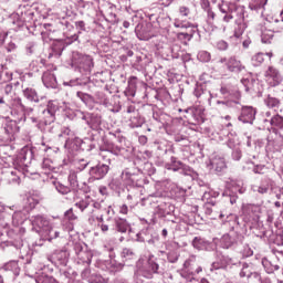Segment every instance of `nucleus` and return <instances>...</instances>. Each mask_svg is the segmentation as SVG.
<instances>
[{
	"instance_id": "bf43d9fd",
	"label": "nucleus",
	"mask_w": 283,
	"mask_h": 283,
	"mask_svg": "<svg viewBox=\"0 0 283 283\" xmlns=\"http://www.w3.org/2000/svg\"><path fill=\"white\" fill-rule=\"evenodd\" d=\"M128 212H129V208L127 207V205H123L119 208V213H122L123 216H127Z\"/></svg>"
},
{
	"instance_id": "b1692460",
	"label": "nucleus",
	"mask_w": 283,
	"mask_h": 283,
	"mask_svg": "<svg viewBox=\"0 0 283 283\" xmlns=\"http://www.w3.org/2000/svg\"><path fill=\"white\" fill-rule=\"evenodd\" d=\"M184 112L188 114L186 118H188L189 120L191 118H196V116H202V112H205V108L199 106H192V107L186 108Z\"/></svg>"
},
{
	"instance_id": "6ab92c4d",
	"label": "nucleus",
	"mask_w": 283,
	"mask_h": 283,
	"mask_svg": "<svg viewBox=\"0 0 283 283\" xmlns=\"http://www.w3.org/2000/svg\"><path fill=\"white\" fill-rule=\"evenodd\" d=\"M211 166L217 174H222V171L227 169V163H224V158H221V157H214L211 160Z\"/></svg>"
},
{
	"instance_id": "7c9ffc66",
	"label": "nucleus",
	"mask_w": 283,
	"mask_h": 283,
	"mask_svg": "<svg viewBox=\"0 0 283 283\" xmlns=\"http://www.w3.org/2000/svg\"><path fill=\"white\" fill-rule=\"evenodd\" d=\"M251 63L254 67H260L264 63V53H256L251 57Z\"/></svg>"
},
{
	"instance_id": "ddd939ff",
	"label": "nucleus",
	"mask_w": 283,
	"mask_h": 283,
	"mask_svg": "<svg viewBox=\"0 0 283 283\" xmlns=\"http://www.w3.org/2000/svg\"><path fill=\"white\" fill-rule=\"evenodd\" d=\"M239 120L241 123H249L252 125L255 120V108L252 106H243L239 116Z\"/></svg>"
},
{
	"instance_id": "dca6fc26",
	"label": "nucleus",
	"mask_w": 283,
	"mask_h": 283,
	"mask_svg": "<svg viewBox=\"0 0 283 283\" xmlns=\"http://www.w3.org/2000/svg\"><path fill=\"white\" fill-rule=\"evenodd\" d=\"M233 264V259L221 255L216 262L212 263V269H229Z\"/></svg>"
},
{
	"instance_id": "473e14b6",
	"label": "nucleus",
	"mask_w": 283,
	"mask_h": 283,
	"mask_svg": "<svg viewBox=\"0 0 283 283\" xmlns=\"http://www.w3.org/2000/svg\"><path fill=\"white\" fill-rule=\"evenodd\" d=\"M6 134L12 136V134H17L19 132V127H17V122H10L4 127Z\"/></svg>"
},
{
	"instance_id": "13d9d810",
	"label": "nucleus",
	"mask_w": 283,
	"mask_h": 283,
	"mask_svg": "<svg viewBox=\"0 0 283 283\" xmlns=\"http://www.w3.org/2000/svg\"><path fill=\"white\" fill-rule=\"evenodd\" d=\"M77 97L81 98V101H83L85 103V101H87V98H91L90 95L82 93V92H77Z\"/></svg>"
},
{
	"instance_id": "052dcab7",
	"label": "nucleus",
	"mask_w": 283,
	"mask_h": 283,
	"mask_svg": "<svg viewBox=\"0 0 283 283\" xmlns=\"http://www.w3.org/2000/svg\"><path fill=\"white\" fill-rule=\"evenodd\" d=\"M75 28H77V30L85 31V22L84 21L75 22Z\"/></svg>"
},
{
	"instance_id": "c85d7f7f",
	"label": "nucleus",
	"mask_w": 283,
	"mask_h": 283,
	"mask_svg": "<svg viewBox=\"0 0 283 283\" xmlns=\"http://www.w3.org/2000/svg\"><path fill=\"white\" fill-rule=\"evenodd\" d=\"M25 213L21 211H15L12 216L13 227H19V224H23L25 222Z\"/></svg>"
},
{
	"instance_id": "7ed1b4c3",
	"label": "nucleus",
	"mask_w": 283,
	"mask_h": 283,
	"mask_svg": "<svg viewBox=\"0 0 283 283\" xmlns=\"http://www.w3.org/2000/svg\"><path fill=\"white\" fill-rule=\"evenodd\" d=\"M56 112H59V104L51 101L40 116L32 115L30 118L32 123H36L39 129H43V125H52L56 120Z\"/></svg>"
},
{
	"instance_id": "9d476101",
	"label": "nucleus",
	"mask_w": 283,
	"mask_h": 283,
	"mask_svg": "<svg viewBox=\"0 0 283 283\" xmlns=\"http://www.w3.org/2000/svg\"><path fill=\"white\" fill-rule=\"evenodd\" d=\"M265 78L272 87H276V85L282 83V74H280V71L273 66H269V69L265 71Z\"/></svg>"
},
{
	"instance_id": "c03bdc74",
	"label": "nucleus",
	"mask_w": 283,
	"mask_h": 283,
	"mask_svg": "<svg viewBox=\"0 0 283 283\" xmlns=\"http://www.w3.org/2000/svg\"><path fill=\"white\" fill-rule=\"evenodd\" d=\"M148 266L153 273H158V263L154 261V255L148 258Z\"/></svg>"
},
{
	"instance_id": "58836bf2",
	"label": "nucleus",
	"mask_w": 283,
	"mask_h": 283,
	"mask_svg": "<svg viewBox=\"0 0 283 283\" xmlns=\"http://www.w3.org/2000/svg\"><path fill=\"white\" fill-rule=\"evenodd\" d=\"M55 189L56 191H59V193H62V196H67V193H70V187L64 186L61 182H55Z\"/></svg>"
},
{
	"instance_id": "603ef678",
	"label": "nucleus",
	"mask_w": 283,
	"mask_h": 283,
	"mask_svg": "<svg viewBox=\"0 0 283 283\" xmlns=\"http://www.w3.org/2000/svg\"><path fill=\"white\" fill-rule=\"evenodd\" d=\"M180 36L186 39V41H191V39H193V33H191V32H181V33H179V38Z\"/></svg>"
},
{
	"instance_id": "39448f33",
	"label": "nucleus",
	"mask_w": 283,
	"mask_h": 283,
	"mask_svg": "<svg viewBox=\"0 0 283 283\" xmlns=\"http://www.w3.org/2000/svg\"><path fill=\"white\" fill-rule=\"evenodd\" d=\"M73 63L84 72H92V69L94 67V60L92 56L78 52L73 53Z\"/></svg>"
},
{
	"instance_id": "774afa93",
	"label": "nucleus",
	"mask_w": 283,
	"mask_h": 283,
	"mask_svg": "<svg viewBox=\"0 0 283 283\" xmlns=\"http://www.w3.org/2000/svg\"><path fill=\"white\" fill-rule=\"evenodd\" d=\"M4 76L6 78H3V81H12V73L6 72Z\"/></svg>"
},
{
	"instance_id": "423d86ee",
	"label": "nucleus",
	"mask_w": 283,
	"mask_h": 283,
	"mask_svg": "<svg viewBox=\"0 0 283 283\" xmlns=\"http://www.w3.org/2000/svg\"><path fill=\"white\" fill-rule=\"evenodd\" d=\"M219 63L224 64L228 72H234V74H240L244 70V65L235 56L221 57Z\"/></svg>"
},
{
	"instance_id": "0eeeda50",
	"label": "nucleus",
	"mask_w": 283,
	"mask_h": 283,
	"mask_svg": "<svg viewBox=\"0 0 283 283\" xmlns=\"http://www.w3.org/2000/svg\"><path fill=\"white\" fill-rule=\"evenodd\" d=\"M73 250L83 264L90 265L92 263V252H87L83 242L73 243Z\"/></svg>"
},
{
	"instance_id": "e433bc0d",
	"label": "nucleus",
	"mask_w": 283,
	"mask_h": 283,
	"mask_svg": "<svg viewBox=\"0 0 283 283\" xmlns=\"http://www.w3.org/2000/svg\"><path fill=\"white\" fill-rule=\"evenodd\" d=\"M198 61H201V63H209L211 61V53L207 51H200L197 55Z\"/></svg>"
},
{
	"instance_id": "de8ad7c7",
	"label": "nucleus",
	"mask_w": 283,
	"mask_h": 283,
	"mask_svg": "<svg viewBox=\"0 0 283 283\" xmlns=\"http://www.w3.org/2000/svg\"><path fill=\"white\" fill-rule=\"evenodd\" d=\"M217 103L218 105H223L224 107H235V105H238V102L235 101H227V102L218 101Z\"/></svg>"
},
{
	"instance_id": "f3484780",
	"label": "nucleus",
	"mask_w": 283,
	"mask_h": 283,
	"mask_svg": "<svg viewBox=\"0 0 283 283\" xmlns=\"http://www.w3.org/2000/svg\"><path fill=\"white\" fill-rule=\"evenodd\" d=\"M11 105L12 107L20 109V112H23L24 116H32V114H34V108L23 105V102H21V98L19 97L14 98Z\"/></svg>"
},
{
	"instance_id": "4d7b16f0",
	"label": "nucleus",
	"mask_w": 283,
	"mask_h": 283,
	"mask_svg": "<svg viewBox=\"0 0 283 283\" xmlns=\"http://www.w3.org/2000/svg\"><path fill=\"white\" fill-rule=\"evenodd\" d=\"M106 21H109V23H116V13H108L106 15Z\"/></svg>"
},
{
	"instance_id": "4468645a",
	"label": "nucleus",
	"mask_w": 283,
	"mask_h": 283,
	"mask_svg": "<svg viewBox=\"0 0 283 283\" xmlns=\"http://www.w3.org/2000/svg\"><path fill=\"white\" fill-rule=\"evenodd\" d=\"M235 242H238V235L235 232H229L221 237L220 247H222V249H231Z\"/></svg>"
},
{
	"instance_id": "49530a36",
	"label": "nucleus",
	"mask_w": 283,
	"mask_h": 283,
	"mask_svg": "<svg viewBox=\"0 0 283 283\" xmlns=\"http://www.w3.org/2000/svg\"><path fill=\"white\" fill-rule=\"evenodd\" d=\"M69 182H70L71 187H78V180L76 177V172H70Z\"/></svg>"
},
{
	"instance_id": "2f4dec72",
	"label": "nucleus",
	"mask_w": 283,
	"mask_h": 283,
	"mask_svg": "<svg viewBox=\"0 0 283 283\" xmlns=\"http://www.w3.org/2000/svg\"><path fill=\"white\" fill-rule=\"evenodd\" d=\"M261 41L262 43H271L273 41V31L265 29L261 33Z\"/></svg>"
},
{
	"instance_id": "8fccbe9b",
	"label": "nucleus",
	"mask_w": 283,
	"mask_h": 283,
	"mask_svg": "<svg viewBox=\"0 0 283 283\" xmlns=\"http://www.w3.org/2000/svg\"><path fill=\"white\" fill-rule=\"evenodd\" d=\"M42 169H46L48 171H51V169H53L52 160L44 159L43 163H42Z\"/></svg>"
},
{
	"instance_id": "ea45409f",
	"label": "nucleus",
	"mask_w": 283,
	"mask_h": 283,
	"mask_svg": "<svg viewBox=\"0 0 283 283\" xmlns=\"http://www.w3.org/2000/svg\"><path fill=\"white\" fill-rule=\"evenodd\" d=\"M274 32H282L283 30V12H281V20L275 19L273 24Z\"/></svg>"
},
{
	"instance_id": "e2e57ef3",
	"label": "nucleus",
	"mask_w": 283,
	"mask_h": 283,
	"mask_svg": "<svg viewBox=\"0 0 283 283\" xmlns=\"http://www.w3.org/2000/svg\"><path fill=\"white\" fill-rule=\"evenodd\" d=\"M42 283H59V282H56V279H54L52 276H46L43 279Z\"/></svg>"
},
{
	"instance_id": "2eb2a0df",
	"label": "nucleus",
	"mask_w": 283,
	"mask_h": 283,
	"mask_svg": "<svg viewBox=\"0 0 283 283\" xmlns=\"http://www.w3.org/2000/svg\"><path fill=\"white\" fill-rule=\"evenodd\" d=\"M192 247L193 249H197V251H211V249H213L211 242L202 239V237H195L192 240Z\"/></svg>"
},
{
	"instance_id": "f704fd0d",
	"label": "nucleus",
	"mask_w": 283,
	"mask_h": 283,
	"mask_svg": "<svg viewBox=\"0 0 283 283\" xmlns=\"http://www.w3.org/2000/svg\"><path fill=\"white\" fill-rule=\"evenodd\" d=\"M122 258L124 260H134L136 258V253L129 248H124L122 251Z\"/></svg>"
},
{
	"instance_id": "0e129e2a",
	"label": "nucleus",
	"mask_w": 283,
	"mask_h": 283,
	"mask_svg": "<svg viewBox=\"0 0 283 283\" xmlns=\"http://www.w3.org/2000/svg\"><path fill=\"white\" fill-rule=\"evenodd\" d=\"M98 227L103 233H107V231H109V226L106 223H101Z\"/></svg>"
},
{
	"instance_id": "f8f14e48",
	"label": "nucleus",
	"mask_w": 283,
	"mask_h": 283,
	"mask_svg": "<svg viewBox=\"0 0 283 283\" xmlns=\"http://www.w3.org/2000/svg\"><path fill=\"white\" fill-rule=\"evenodd\" d=\"M99 269H102V271H108L109 273H117V271H123V263H119L114 259H109L101 262Z\"/></svg>"
},
{
	"instance_id": "c756f323",
	"label": "nucleus",
	"mask_w": 283,
	"mask_h": 283,
	"mask_svg": "<svg viewBox=\"0 0 283 283\" xmlns=\"http://www.w3.org/2000/svg\"><path fill=\"white\" fill-rule=\"evenodd\" d=\"M253 275V264L243 263L240 277H251Z\"/></svg>"
},
{
	"instance_id": "4c0bfd02",
	"label": "nucleus",
	"mask_w": 283,
	"mask_h": 283,
	"mask_svg": "<svg viewBox=\"0 0 283 283\" xmlns=\"http://www.w3.org/2000/svg\"><path fill=\"white\" fill-rule=\"evenodd\" d=\"M174 25L175 28H180L181 30H189V28H191V23L180 19H175Z\"/></svg>"
},
{
	"instance_id": "20e7f679",
	"label": "nucleus",
	"mask_w": 283,
	"mask_h": 283,
	"mask_svg": "<svg viewBox=\"0 0 283 283\" xmlns=\"http://www.w3.org/2000/svg\"><path fill=\"white\" fill-rule=\"evenodd\" d=\"M75 207L86 216H94V211L103 209V205L101 202L95 201L90 197H86L85 199L76 202Z\"/></svg>"
},
{
	"instance_id": "a878e982",
	"label": "nucleus",
	"mask_w": 283,
	"mask_h": 283,
	"mask_svg": "<svg viewBox=\"0 0 283 283\" xmlns=\"http://www.w3.org/2000/svg\"><path fill=\"white\" fill-rule=\"evenodd\" d=\"M271 187V179H264L260 186H254L253 191L258 193H269V189Z\"/></svg>"
},
{
	"instance_id": "72a5a7b5",
	"label": "nucleus",
	"mask_w": 283,
	"mask_h": 283,
	"mask_svg": "<svg viewBox=\"0 0 283 283\" xmlns=\"http://www.w3.org/2000/svg\"><path fill=\"white\" fill-rule=\"evenodd\" d=\"M27 205L29 209H34L36 205H39V196L35 195H29L27 197Z\"/></svg>"
},
{
	"instance_id": "9b49d317",
	"label": "nucleus",
	"mask_w": 283,
	"mask_h": 283,
	"mask_svg": "<svg viewBox=\"0 0 283 283\" xmlns=\"http://www.w3.org/2000/svg\"><path fill=\"white\" fill-rule=\"evenodd\" d=\"M108 172L109 166L105 164H98L97 166L90 169V176H92V178H95V180H103V178H105Z\"/></svg>"
},
{
	"instance_id": "5fc2aeb1",
	"label": "nucleus",
	"mask_w": 283,
	"mask_h": 283,
	"mask_svg": "<svg viewBox=\"0 0 283 283\" xmlns=\"http://www.w3.org/2000/svg\"><path fill=\"white\" fill-rule=\"evenodd\" d=\"M65 218H67V220H76V216H74V212L72 209L65 212Z\"/></svg>"
},
{
	"instance_id": "4be33fe9",
	"label": "nucleus",
	"mask_w": 283,
	"mask_h": 283,
	"mask_svg": "<svg viewBox=\"0 0 283 283\" xmlns=\"http://www.w3.org/2000/svg\"><path fill=\"white\" fill-rule=\"evenodd\" d=\"M69 255L70 254L65 250L55 251L53 254V260H55V262H57L62 266H65V264H67Z\"/></svg>"
},
{
	"instance_id": "5701e85b",
	"label": "nucleus",
	"mask_w": 283,
	"mask_h": 283,
	"mask_svg": "<svg viewBox=\"0 0 283 283\" xmlns=\"http://www.w3.org/2000/svg\"><path fill=\"white\" fill-rule=\"evenodd\" d=\"M136 176L129 172V170H124L122 172L120 179L123 185H126V187H132L135 185Z\"/></svg>"
},
{
	"instance_id": "f257e3e1",
	"label": "nucleus",
	"mask_w": 283,
	"mask_h": 283,
	"mask_svg": "<svg viewBox=\"0 0 283 283\" xmlns=\"http://www.w3.org/2000/svg\"><path fill=\"white\" fill-rule=\"evenodd\" d=\"M219 10L222 14V19L226 23H229L233 19H235V28H234V36L235 39H240L242 34H244V30L249 28L247 22V18L244 17V9L237 8L235 10L231 9L229 4L221 3L219 4ZM237 17V18H235Z\"/></svg>"
},
{
	"instance_id": "680f3d73",
	"label": "nucleus",
	"mask_w": 283,
	"mask_h": 283,
	"mask_svg": "<svg viewBox=\"0 0 283 283\" xmlns=\"http://www.w3.org/2000/svg\"><path fill=\"white\" fill-rule=\"evenodd\" d=\"M6 39H8V32H0V45L6 43Z\"/></svg>"
},
{
	"instance_id": "aec40b11",
	"label": "nucleus",
	"mask_w": 283,
	"mask_h": 283,
	"mask_svg": "<svg viewBox=\"0 0 283 283\" xmlns=\"http://www.w3.org/2000/svg\"><path fill=\"white\" fill-rule=\"evenodd\" d=\"M114 222H115V229L119 233H127V231H129L130 229L129 222H127L126 219L115 218Z\"/></svg>"
},
{
	"instance_id": "338daca9",
	"label": "nucleus",
	"mask_w": 283,
	"mask_h": 283,
	"mask_svg": "<svg viewBox=\"0 0 283 283\" xmlns=\"http://www.w3.org/2000/svg\"><path fill=\"white\" fill-rule=\"evenodd\" d=\"M242 45H243V48L247 50V48H249V45H251V39H245V40L242 42Z\"/></svg>"
},
{
	"instance_id": "412c9836",
	"label": "nucleus",
	"mask_w": 283,
	"mask_h": 283,
	"mask_svg": "<svg viewBox=\"0 0 283 283\" xmlns=\"http://www.w3.org/2000/svg\"><path fill=\"white\" fill-rule=\"evenodd\" d=\"M262 211V208L258 205H245L243 206V212H245L248 216H254V218H260V213Z\"/></svg>"
},
{
	"instance_id": "cd10ccee",
	"label": "nucleus",
	"mask_w": 283,
	"mask_h": 283,
	"mask_svg": "<svg viewBox=\"0 0 283 283\" xmlns=\"http://www.w3.org/2000/svg\"><path fill=\"white\" fill-rule=\"evenodd\" d=\"M228 147L230 149H233V151H232L233 160H240V158H242V150H240V148L235 147V143H233V139L228 140Z\"/></svg>"
},
{
	"instance_id": "864d4df0",
	"label": "nucleus",
	"mask_w": 283,
	"mask_h": 283,
	"mask_svg": "<svg viewBox=\"0 0 283 283\" xmlns=\"http://www.w3.org/2000/svg\"><path fill=\"white\" fill-rule=\"evenodd\" d=\"M179 13L181 14V17H187L188 14L191 13V10H189V8H187V7H180Z\"/></svg>"
},
{
	"instance_id": "37998d69",
	"label": "nucleus",
	"mask_w": 283,
	"mask_h": 283,
	"mask_svg": "<svg viewBox=\"0 0 283 283\" xmlns=\"http://www.w3.org/2000/svg\"><path fill=\"white\" fill-rule=\"evenodd\" d=\"M145 124V119L140 117H133L130 122V127L136 128V127H143Z\"/></svg>"
},
{
	"instance_id": "09e8293b",
	"label": "nucleus",
	"mask_w": 283,
	"mask_h": 283,
	"mask_svg": "<svg viewBox=\"0 0 283 283\" xmlns=\"http://www.w3.org/2000/svg\"><path fill=\"white\" fill-rule=\"evenodd\" d=\"M242 253L243 258H251V255H253V250L251 249V247L244 245Z\"/></svg>"
},
{
	"instance_id": "3c124183",
	"label": "nucleus",
	"mask_w": 283,
	"mask_h": 283,
	"mask_svg": "<svg viewBox=\"0 0 283 283\" xmlns=\"http://www.w3.org/2000/svg\"><path fill=\"white\" fill-rule=\"evenodd\" d=\"M254 174H264L266 167L264 165H258L253 168Z\"/></svg>"
},
{
	"instance_id": "c9c22d12",
	"label": "nucleus",
	"mask_w": 283,
	"mask_h": 283,
	"mask_svg": "<svg viewBox=\"0 0 283 283\" xmlns=\"http://www.w3.org/2000/svg\"><path fill=\"white\" fill-rule=\"evenodd\" d=\"M191 263L189 261H186L184 263V270L181 272L182 277H186V280H191V276L193 275V272L189 271V266Z\"/></svg>"
},
{
	"instance_id": "1a4fd4ad",
	"label": "nucleus",
	"mask_w": 283,
	"mask_h": 283,
	"mask_svg": "<svg viewBox=\"0 0 283 283\" xmlns=\"http://www.w3.org/2000/svg\"><path fill=\"white\" fill-rule=\"evenodd\" d=\"M165 168L169 171H182L185 176L191 174V168L185 165L182 161L178 160L176 157H171L170 163H167Z\"/></svg>"
},
{
	"instance_id": "a19ab883",
	"label": "nucleus",
	"mask_w": 283,
	"mask_h": 283,
	"mask_svg": "<svg viewBox=\"0 0 283 283\" xmlns=\"http://www.w3.org/2000/svg\"><path fill=\"white\" fill-rule=\"evenodd\" d=\"M265 104H266L268 107H279L280 106V99L269 96L265 99Z\"/></svg>"
},
{
	"instance_id": "69168bd1",
	"label": "nucleus",
	"mask_w": 283,
	"mask_h": 283,
	"mask_svg": "<svg viewBox=\"0 0 283 283\" xmlns=\"http://www.w3.org/2000/svg\"><path fill=\"white\" fill-rule=\"evenodd\" d=\"M17 49V44L10 42L8 45H7V51L8 52H13V50Z\"/></svg>"
},
{
	"instance_id": "6e6552de",
	"label": "nucleus",
	"mask_w": 283,
	"mask_h": 283,
	"mask_svg": "<svg viewBox=\"0 0 283 283\" xmlns=\"http://www.w3.org/2000/svg\"><path fill=\"white\" fill-rule=\"evenodd\" d=\"M226 187L228 189V191H226V196H230L231 205H235V193H244V191H247V189L235 180L228 181Z\"/></svg>"
},
{
	"instance_id": "79ce46f5",
	"label": "nucleus",
	"mask_w": 283,
	"mask_h": 283,
	"mask_svg": "<svg viewBox=\"0 0 283 283\" xmlns=\"http://www.w3.org/2000/svg\"><path fill=\"white\" fill-rule=\"evenodd\" d=\"M214 48L221 52H224L226 50H229V43H227L224 40H219L216 42Z\"/></svg>"
},
{
	"instance_id": "f03ea898",
	"label": "nucleus",
	"mask_w": 283,
	"mask_h": 283,
	"mask_svg": "<svg viewBox=\"0 0 283 283\" xmlns=\"http://www.w3.org/2000/svg\"><path fill=\"white\" fill-rule=\"evenodd\" d=\"M30 222L36 233H44L49 240H56L61 233L57 227L61 224L60 219H49L43 214H34L30 218Z\"/></svg>"
},
{
	"instance_id": "6e6d98bb",
	"label": "nucleus",
	"mask_w": 283,
	"mask_h": 283,
	"mask_svg": "<svg viewBox=\"0 0 283 283\" xmlns=\"http://www.w3.org/2000/svg\"><path fill=\"white\" fill-rule=\"evenodd\" d=\"M13 86H12V84H7L6 86H4V94L7 95V96H10V94H12V92H13Z\"/></svg>"
},
{
	"instance_id": "a211bd4d",
	"label": "nucleus",
	"mask_w": 283,
	"mask_h": 283,
	"mask_svg": "<svg viewBox=\"0 0 283 283\" xmlns=\"http://www.w3.org/2000/svg\"><path fill=\"white\" fill-rule=\"evenodd\" d=\"M22 94L27 101L30 103H39L41 98L39 97V93H36V90L32 87H27L22 91Z\"/></svg>"
},
{
	"instance_id": "bb28decb",
	"label": "nucleus",
	"mask_w": 283,
	"mask_h": 283,
	"mask_svg": "<svg viewBox=\"0 0 283 283\" xmlns=\"http://www.w3.org/2000/svg\"><path fill=\"white\" fill-rule=\"evenodd\" d=\"M17 174V170L6 174V180L9 185H19L21 182V178H19V175Z\"/></svg>"
},
{
	"instance_id": "a18cd8bd",
	"label": "nucleus",
	"mask_w": 283,
	"mask_h": 283,
	"mask_svg": "<svg viewBox=\"0 0 283 283\" xmlns=\"http://www.w3.org/2000/svg\"><path fill=\"white\" fill-rule=\"evenodd\" d=\"M126 92L129 96H136V83L132 80L128 81V88Z\"/></svg>"
},
{
	"instance_id": "393cba45",
	"label": "nucleus",
	"mask_w": 283,
	"mask_h": 283,
	"mask_svg": "<svg viewBox=\"0 0 283 283\" xmlns=\"http://www.w3.org/2000/svg\"><path fill=\"white\" fill-rule=\"evenodd\" d=\"M42 81L45 87H56V76L52 73H44L42 75Z\"/></svg>"
}]
</instances>
